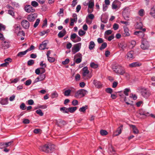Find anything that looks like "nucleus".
I'll return each instance as SVG.
<instances>
[{
  "label": "nucleus",
  "instance_id": "nucleus-27",
  "mask_svg": "<svg viewBox=\"0 0 155 155\" xmlns=\"http://www.w3.org/2000/svg\"><path fill=\"white\" fill-rule=\"evenodd\" d=\"M150 14L152 17L155 18V8L154 7L151 8Z\"/></svg>",
  "mask_w": 155,
  "mask_h": 155
},
{
  "label": "nucleus",
  "instance_id": "nucleus-38",
  "mask_svg": "<svg viewBox=\"0 0 155 155\" xmlns=\"http://www.w3.org/2000/svg\"><path fill=\"white\" fill-rule=\"evenodd\" d=\"M87 106L85 105V106H83L80 108L79 109V111L81 112H85L86 109L87 108Z\"/></svg>",
  "mask_w": 155,
  "mask_h": 155
},
{
  "label": "nucleus",
  "instance_id": "nucleus-52",
  "mask_svg": "<svg viewBox=\"0 0 155 155\" xmlns=\"http://www.w3.org/2000/svg\"><path fill=\"white\" fill-rule=\"evenodd\" d=\"M119 25L116 23H115L113 26V28L114 30H117L119 28Z\"/></svg>",
  "mask_w": 155,
  "mask_h": 155
},
{
  "label": "nucleus",
  "instance_id": "nucleus-50",
  "mask_svg": "<svg viewBox=\"0 0 155 155\" xmlns=\"http://www.w3.org/2000/svg\"><path fill=\"white\" fill-rule=\"evenodd\" d=\"M13 142V141H11L10 142L5 143H4L5 148L10 146Z\"/></svg>",
  "mask_w": 155,
  "mask_h": 155
},
{
  "label": "nucleus",
  "instance_id": "nucleus-58",
  "mask_svg": "<svg viewBox=\"0 0 155 155\" xmlns=\"http://www.w3.org/2000/svg\"><path fill=\"white\" fill-rule=\"evenodd\" d=\"M69 62V59L68 58L66 59L65 61L62 62V64H66L68 63Z\"/></svg>",
  "mask_w": 155,
  "mask_h": 155
},
{
  "label": "nucleus",
  "instance_id": "nucleus-43",
  "mask_svg": "<svg viewBox=\"0 0 155 155\" xmlns=\"http://www.w3.org/2000/svg\"><path fill=\"white\" fill-rule=\"evenodd\" d=\"M38 77L39 78L40 81H42L45 78V75L44 74H41Z\"/></svg>",
  "mask_w": 155,
  "mask_h": 155
},
{
  "label": "nucleus",
  "instance_id": "nucleus-25",
  "mask_svg": "<svg viewBox=\"0 0 155 155\" xmlns=\"http://www.w3.org/2000/svg\"><path fill=\"white\" fill-rule=\"evenodd\" d=\"M60 110L64 113H68V108L65 107H63L60 108Z\"/></svg>",
  "mask_w": 155,
  "mask_h": 155
},
{
  "label": "nucleus",
  "instance_id": "nucleus-9",
  "mask_svg": "<svg viewBox=\"0 0 155 155\" xmlns=\"http://www.w3.org/2000/svg\"><path fill=\"white\" fill-rule=\"evenodd\" d=\"M21 24L23 28L25 29H28L30 25L29 22L26 20H22L21 22Z\"/></svg>",
  "mask_w": 155,
  "mask_h": 155
},
{
  "label": "nucleus",
  "instance_id": "nucleus-13",
  "mask_svg": "<svg viewBox=\"0 0 155 155\" xmlns=\"http://www.w3.org/2000/svg\"><path fill=\"white\" fill-rule=\"evenodd\" d=\"M134 51H131L127 53L126 55V58L129 60L133 59L134 58Z\"/></svg>",
  "mask_w": 155,
  "mask_h": 155
},
{
  "label": "nucleus",
  "instance_id": "nucleus-56",
  "mask_svg": "<svg viewBox=\"0 0 155 155\" xmlns=\"http://www.w3.org/2000/svg\"><path fill=\"white\" fill-rule=\"evenodd\" d=\"M72 104L74 106L77 105L78 104V102L77 100H73L72 102Z\"/></svg>",
  "mask_w": 155,
  "mask_h": 155
},
{
  "label": "nucleus",
  "instance_id": "nucleus-14",
  "mask_svg": "<svg viewBox=\"0 0 155 155\" xmlns=\"http://www.w3.org/2000/svg\"><path fill=\"white\" fill-rule=\"evenodd\" d=\"M124 32L123 34V36L124 37H127L130 35V34L129 32V30L127 26L124 27Z\"/></svg>",
  "mask_w": 155,
  "mask_h": 155
},
{
  "label": "nucleus",
  "instance_id": "nucleus-45",
  "mask_svg": "<svg viewBox=\"0 0 155 155\" xmlns=\"http://www.w3.org/2000/svg\"><path fill=\"white\" fill-rule=\"evenodd\" d=\"M58 96V94L56 92H54L53 93L51 94V97L52 98H56Z\"/></svg>",
  "mask_w": 155,
  "mask_h": 155
},
{
  "label": "nucleus",
  "instance_id": "nucleus-41",
  "mask_svg": "<svg viewBox=\"0 0 155 155\" xmlns=\"http://www.w3.org/2000/svg\"><path fill=\"white\" fill-rule=\"evenodd\" d=\"M100 134L102 136H105L108 134V132L107 131L104 130H101L100 131Z\"/></svg>",
  "mask_w": 155,
  "mask_h": 155
},
{
  "label": "nucleus",
  "instance_id": "nucleus-36",
  "mask_svg": "<svg viewBox=\"0 0 155 155\" xmlns=\"http://www.w3.org/2000/svg\"><path fill=\"white\" fill-rule=\"evenodd\" d=\"M119 47L121 48L123 50H124L127 47V45L123 43H120L118 44Z\"/></svg>",
  "mask_w": 155,
  "mask_h": 155
},
{
  "label": "nucleus",
  "instance_id": "nucleus-37",
  "mask_svg": "<svg viewBox=\"0 0 155 155\" xmlns=\"http://www.w3.org/2000/svg\"><path fill=\"white\" fill-rule=\"evenodd\" d=\"M107 46V43L106 42H104L101 45L99 49L100 50H102L105 48Z\"/></svg>",
  "mask_w": 155,
  "mask_h": 155
},
{
  "label": "nucleus",
  "instance_id": "nucleus-60",
  "mask_svg": "<svg viewBox=\"0 0 155 155\" xmlns=\"http://www.w3.org/2000/svg\"><path fill=\"white\" fill-rule=\"evenodd\" d=\"M30 123V120L28 119H24L23 121V123L24 124H28Z\"/></svg>",
  "mask_w": 155,
  "mask_h": 155
},
{
  "label": "nucleus",
  "instance_id": "nucleus-63",
  "mask_svg": "<svg viewBox=\"0 0 155 155\" xmlns=\"http://www.w3.org/2000/svg\"><path fill=\"white\" fill-rule=\"evenodd\" d=\"M8 14H9L12 16H14L15 13L13 11L11 10H8Z\"/></svg>",
  "mask_w": 155,
  "mask_h": 155
},
{
  "label": "nucleus",
  "instance_id": "nucleus-28",
  "mask_svg": "<svg viewBox=\"0 0 155 155\" xmlns=\"http://www.w3.org/2000/svg\"><path fill=\"white\" fill-rule=\"evenodd\" d=\"M27 52L26 50L20 52L17 54V56L20 57H22L24 55H25Z\"/></svg>",
  "mask_w": 155,
  "mask_h": 155
},
{
  "label": "nucleus",
  "instance_id": "nucleus-42",
  "mask_svg": "<svg viewBox=\"0 0 155 155\" xmlns=\"http://www.w3.org/2000/svg\"><path fill=\"white\" fill-rule=\"evenodd\" d=\"M64 10L62 8L60 9V11L57 13V15L59 16H62L63 15Z\"/></svg>",
  "mask_w": 155,
  "mask_h": 155
},
{
  "label": "nucleus",
  "instance_id": "nucleus-7",
  "mask_svg": "<svg viewBox=\"0 0 155 155\" xmlns=\"http://www.w3.org/2000/svg\"><path fill=\"white\" fill-rule=\"evenodd\" d=\"M82 54L80 53H78L75 55L74 57V60L76 58L75 62L77 64H79L81 62L82 60Z\"/></svg>",
  "mask_w": 155,
  "mask_h": 155
},
{
  "label": "nucleus",
  "instance_id": "nucleus-32",
  "mask_svg": "<svg viewBox=\"0 0 155 155\" xmlns=\"http://www.w3.org/2000/svg\"><path fill=\"white\" fill-rule=\"evenodd\" d=\"M2 47L4 48L5 49L8 48L9 47V45L8 44V43L6 41L2 42Z\"/></svg>",
  "mask_w": 155,
  "mask_h": 155
},
{
  "label": "nucleus",
  "instance_id": "nucleus-3",
  "mask_svg": "<svg viewBox=\"0 0 155 155\" xmlns=\"http://www.w3.org/2000/svg\"><path fill=\"white\" fill-rule=\"evenodd\" d=\"M87 93V91L86 90L84 89H81L77 91L74 96L76 98L79 97L80 96L81 97H83Z\"/></svg>",
  "mask_w": 155,
  "mask_h": 155
},
{
  "label": "nucleus",
  "instance_id": "nucleus-11",
  "mask_svg": "<svg viewBox=\"0 0 155 155\" xmlns=\"http://www.w3.org/2000/svg\"><path fill=\"white\" fill-rule=\"evenodd\" d=\"M36 17L37 16L36 14H30L28 15L27 17V19L30 22H32L35 20Z\"/></svg>",
  "mask_w": 155,
  "mask_h": 155
},
{
  "label": "nucleus",
  "instance_id": "nucleus-44",
  "mask_svg": "<svg viewBox=\"0 0 155 155\" xmlns=\"http://www.w3.org/2000/svg\"><path fill=\"white\" fill-rule=\"evenodd\" d=\"M36 113L39 115L40 116H43L44 114L42 112V110H41L38 109L36 111Z\"/></svg>",
  "mask_w": 155,
  "mask_h": 155
},
{
  "label": "nucleus",
  "instance_id": "nucleus-10",
  "mask_svg": "<svg viewBox=\"0 0 155 155\" xmlns=\"http://www.w3.org/2000/svg\"><path fill=\"white\" fill-rule=\"evenodd\" d=\"M25 9L26 12L28 13L33 12L35 11V8L30 5H26L25 7Z\"/></svg>",
  "mask_w": 155,
  "mask_h": 155
},
{
  "label": "nucleus",
  "instance_id": "nucleus-20",
  "mask_svg": "<svg viewBox=\"0 0 155 155\" xmlns=\"http://www.w3.org/2000/svg\"><path fill=\"white\" fill-rule=\"evenodd\" d=\"M66 32L65 29L60 31L58 34V36L59 38H61L63 37L66 34Z\"/></svg>",
  "mask_w": 155,
  "mask_h": 155
},
{
  "label": "nucleus",
  "instance_id": "nucleus-59",
  "mask_svg": "<svg viewBox=\"0 0 155 155\" xmlns=\"http://www.w3.org/2000/svg\"><path fill=\"white\" fill-rule=\"evenodd\" d=\"M43 61H41L40 63V66L41 67H43L44 68H45L46 67L47 64L46 63H43Z\"/></svg>",
  "mask_w": 155,
  "mask_h": 155
},
{
  "label": "nucleus",
  "instance_id": "nucleus-18",
  "mask_svg": "<svg viewBox=\"0 0 155 155\" xmlns=\"http://www.w3.org/2000/svg\"><path fill=\"white\" fill-rule=\"evenodd\" d=\"M123 127V125H121L117 128L114 134L115 136L118 135L121 133Z\"/></svg>",
  "mask_w": 155,
  "mask_h": 155
},
{
  "label": "nucleus",
  "instance_id": "nucleus-40",
  "mask_svg": "<svg viewBox=\"0 0 155 155\" xmlns=\"http://www.w3.org/2000/svg\"><path fill=\"white\" fill-rule=\"evenodd\" d=\"M34 61L33 60L31 59L28 61L27 62L28 65L30 66L33 65L34 63Z\"/></svg>",
  "mask_w": 155,
  "mask_h": 155
},
{
  "label": "nucleus",
  "instance_id": "nucleus-15",
  "mask_svg": "<svg viewBox=\"0 0 155 155\" xmlns=\"http://www.w3.org/2000/svg\"><path fill=\"white\" fill-rule=\"evenodd\" d=\"M134 35L138 36L140 38H143L144 37V33L141 31H136L134 32Z\"/></svg>",
  "mask_w": 155,
  "mask_h": 155
},
{
  "label": "nucleus",
  "instance_id": "nucleus-2",
  "mask_svg": "<svg viewBox=\"0 0 155 155\" xmlns=\"http://www.w3.org/2000/svg\"><path fill=\"white\" fill-rule=\"evenodd\" d=\"M112 68L113 71L117 74L122 75L125 73L124 68L120 65H114Z\"/></svg>",
  "mask_w": 155,
  "mask_h": 155
},
{
  "label": "nucleus",
  "instance_id": "nucleus-53",
  "mask_svg": "<svg viewBox=\"0 0 155 155\" xmlns=\"http://www.w3.org/2000/svg\"><path fill=\"white\" fill-rule=\"evenodd\" d=\"M130 91V89L128 88H125L124 91V94L128 96V92H129Z\"/></svg>",
  "mask_w": 155,
  "mask_h": 155
},
{
  "label": "nucleus",
  "instance_id": "nucleus-47",
  "mask_svg": "<svg viewBox=\"0 0 155 155\" xmlns=\"http://www.w3.org/2000/svg\"><path fill=\"white\" fill-rule=\"evenodd\" d=\"M31 5L34 7H36L38 6V4L37 2L35 1H33L31 2Z\"/></svg>",
  "mask_w": 155,
  "mask_h": 155
},
{
  "label": "nucleus",
  "instance_id": "nucleus-5",
  "mask_svg": "<svg viewBox=\"0 0 155 155\" xmlns=\"http://www.w3.org/2000/svg\"><path fill=\"white\" fill-rule=\"evenodd\" d=\"M140 47L143 50H145L148 49L149 47V42L143 38L142 40Z\"/></svg>",
  "mask_w": 155,
  "mask_h": 155
},
{
  "label": "nucleus",
  "instance_id": "nucleus-48",
  "mask_svg": "<svg viewBox=\"0 0 155 155\" xmlns=\"http://www.w3.org/2000/svg\"><path fill=\"white\" fill-rule=\"evenodd\" d=\"M47 58L48 61L51 63L55 61V59L53 57H49Z\"/></svg>",
  "mask_w": 155,
  "mask_h": 155
},
{
  "label": "nucleus",
  "instance_id": "nucleus-29",
  "mask_svg": "<svg viewBox=\"0 0 155 155\" xmlns=\"http://www.w3.org/2000/svg\"><path fill=\"white\" fill-rule=\"evenodd\" d=\"M77 108V107H69L68 108V112L73 113L76 111Z\"/></svg>",
  "mask_w": 155,
  "mask_h": 155
},
{
  "label": "nucleus",
  "instance_id": "nucleus-16",
  "mask_svg": "<svg viewBox=\"0 0 155 155\" xmlns=\"http://www.w3.org/2000/svg\"><path fill=\"white\" fill-rule=\"evenodd\" d=\"M138 113L140 115H143L144 117L148 116L149 115V113L144 111L142 109H140L138 111Z\"/></svg>",
  "mask_w": 155,
  "mask_h": 155
},
{
  "label": "nucleus",
  "instance_id": "nucleus-21",
  "mask_svg": "<svg viewBox=\"0 0 155 155\" xmlns=\"http://www.w3.org/2000/svg\"><path fill=\"white\" fill-rule=\"evenodd\" d=\"M141 65V64L138 62H136L132 63L129 64V66L130 67H139Z\"/></svg>",
  "mask_w": 155,
  "mask_h": 155
},
{
  "label": "nucleus",
  "instance_id": "nucleus-54",
  "mask_svg": "<svg viewBox=\"0 0 155 155\" xmlns=\"http://www.w3.org/2000/svg\"><path fill=\"white\" fill-rule=\"evenodd\" d=\"M25 104L24 103H22L20 106V108L22 110H24L25 109Z\"/></svg>",
  "mask_w": 155,
  "mask_h": 155
},
{
  "label": "nucleus",
  "instance_id": "nucleus-6",
  "mask_svg": "<svg viewBox=\"0 0 155 155\" xmlns=\"http://www.w3.org/2000/svg\"><path fill=\"white\" fill-rule=\"evenodd\" d=\"M81 43H80L74 45L72 48V52L73 54H75L80 50L81 48Z\"/></svg>",
  "mask_w": 155,
  "mask_h": 155
},
{
  "label": "nucleus",
  "instance_id": "nucleus-24",
  "mask_svg": "<svg viewBox=\"0 0 155 155\" xmlns=\"http://www.w3.org/2000/svg\"><path fill=\"white\" fill-rule=\"evenodd\" d=\"M88 8L90 9H93L94 6V1L93 0H91L88 3Z\"/></svg>",
  "mask_w": 155,
  "mask_h": 155
},
{
  "label": "nucleus",
  "instance_id": "nucleus-1",
  "mask_svg": "<svg viewBox=\"0 0 155 155\" xmlns=\"http://www.w3.org/2000/svg\"><path fill=\"white\" fill-rule=\"evenodd\" d=\"M39 149L41 151L46 153H51L54 150V145L50 143H47L40 146Z\"/></svg>",
  "mask_w": 155,
  "mask_h": 155
},
{
  "label": "nucleus",
  "instance_id": "nucleus-23",
  "mask_svg": "<svg viewBox=\"0 0 155 155\" xmlns=\"http://www.w3.org/2000/svg\"><path fill=\"white\" fill-rule=\"evenodd\" d=\"M130 127L132 128L134 133L137 134L139 133V130L135 125H130Z\"/></svg>",
  "mask_w": 155,
  "mask_h": 155
},
{
  "label": "nucleus",
  "instance_id": "nucleus-61",
  "mask_svg": "<svg viewBox=\"0 0 155 155\" xmlns=\"http://www.w3.org/2000/svg\"><path fill=\"white\" fill-rule=\"evenodd\" d=\"M112 32V31L110 30H107L105 31V34L107 35H109L111 34Z\"/></svg>",
  "mask_w": 155,
  "mask_h": 155
},
{
  "label": "nucleus",
  "instance_id": "nucleus-12",
  "mask_svg": "<svg viewBox=\"0 0 155 155\" xmlns=\"http://www.w3.org/2000/svg\"><path fill=\"white\" fill-rule=\"evenodd\" d=\"M141 94L144 97L147 98L150 95V93L146 89H145L143 91H142Z\"/></svg>",
  "mask_w": 155,
  "mask_h": 155
},
{
  "label": "nucleus",
  "instance_id": "nucleus-4",
  "mask_svg": "<svg viewBox=\"0 0 155 155\" xmlns=\"http://www.w3.org/2000/svg\"><path fill=\"white\" fill-rule=\"evenodd\" d=\"M130 13V10L128 7L125 8L123 11L122 15L125 20H129V14Z\"/></svg>",
  "mask_w": 155,
  "mask_h": 155
},
{
  "label": "nucleus",
  "instance_id": "nucleus-62",
  "mask_svg": "<svg viewBox=\"0 0 155 155\" xmlns=\"http://www.w3.org/2000/svg\"><path fill=\"white\" fill-rule=\"evenodd\" d=\"M77 35L75 33H73L71 35V39L72 40V39H74L76 38L77 37Z\"/></svg>",
  "mask_w": 155,
  "mask_h": 155
},
{
  "label": "nucleus",
  "instance_id": "nucleus-39",
  "mask_svg": "<svg viewBox=\"0 0 155 155\" xmlns=\"http://www.w3.org/2000/svg\"><path fill=\"white\" fill-rule=\"evenodd\" d=\"M78 35L80 36H82L84 35L86 33V32L82 29H80L78 31Z\"/></svg>",
  "mask_w": 155,
  "mask_h": 155
},
{
  "label": "nucleus",
  "instance_id": "nucleus-33",
  "mask_svg": "<svg viewBox=\"0 0 155 155\" xmlns=\"http://www.w3.org/2000/svg\"><path fill=\"white\" fill-rule=\"evenodd\" d=\"M110 155H117V154L115 153V150L113 147H111V148L110 149Z\"/></svg>",
  "mask_w": 155,
  "mask_h": 155
},
{
  "label": "nucleus",
  "instance_id": "nucleus-26",
  "mask_svg": "<svg viewBox=\"0 0 155 155\" xmlns=\"http://www.w3.org/2000/svg\"><path fill=\"white\" fill-rule=\"evenodd\" d=\"M0 103L3 105L7 104L8 103V99L6 98L0 101Z\"/></svg>",
  "mask_w": 155,
  "mask_h": 155
},
{
  "label": "nucleus",
  "instance_id": "nucleus-31",
  "mask_svg": "<svg viewBox=\"0 0 155 155\" xmlns=\"http://www.w3.org/2000/svg\"><path fill=\"white\" fill-rule=\"evenodd\" d=\"M136 28L138 29H141L142 28L143 25L141 22H137L136 24Z\"/></svg>",
  "mask_w": 155,
  "mask_h": 155
},
{
  "label": "nucleus",
  "instance_id": "nucleus-34",
  "mask_svg": "<svg viewBox=\"0 0 155 155\" xmlns=\"http://www.w3.org/2000/svg\"><path fill=\"white\" fill-rule=\"evenodd\" d=\"M90 67L93 68H97L98 67V65L96 64H95L94 62H92L90 63Z\"/></svg>",
  "mask_w": 155,
  "mask_h": 155
},
{
  "label": "nucleus",
  "instance_id": "nucleus-55",
  "mask_svg": "<svg viewBox=\"0 0 155 155\" xmlns=\"http://www.w3.org/2000/svg\"><path fill=\"white\" fill-rule=\"evenodd\" d=\"M31 79H28L25 81V84L26 86H28L30 85L31 84Z\"/></svg>",
  "mask_w": 155,
  "mask_h": 155
},
{
  "label": "nucleus",
  "instance_id": "nucleus-64",
  "mask_svg": "<svg viewBox=\"0 0 155 155\" xmlns=\"http://www.w3.org/2000/svg\"><path fill=\"white\" fill-rule=\"evenodd\" d=\"M88 18L91 20H93L94 18V15L91 14H90L88 15Z\"/></svg>",
  "mask_w": 155,
  "mask_h": 155
},
{
  "label": "nucleus",
  "instance_id": "nucleus-30",
  "mask_svg": "<svg viewBox=\"0 0 155 155\" xmlns=\"http://www.w3.org/2000/svg\"><path fill=\"white\" fill-rule=\"evenodd\" d=\"M95 46L94 43L93 41H91L89 43V48L90 50H92L94 48Z\"/></svg>",
  "mask_w": 155,
  "mask_h": 155
},
{
  "label": "nucleus",
  "instance_id": "nucleus-51",
  "mask_svg": "<svg viewBox=\"0 0 155 155\" xmlns=\"http://www.w3.org/2000/svg\"><path fill=\"white\" fill-rule=\"evenodd\" d=\"M105 91L107 93H110L111 94L113 91V90L112 89L110 88H107L105 89Z\"/></svg>",
  "mask_w": 155,
  "mask_h": 155
},
{
  "label": "nucleus",
  "instance_id": "nucleus-19",
  "mask_svg": "<svg viewBox=\"0 0 155 155\" xmlns=\"http://www.w3.org/2000/svg\"><path fill=\"white\" fill-rule=\"evenodd\" d=\"M93 84L98 88H100L102 87V84L99 81L94 80L93 81Z\"/></svg>",
  "mask_w": 155,
  "mask_h": 155
},
{
  "label": "nucleus",
  "instance_id": "nucleus-8",
  "mask_svg": "<svg viewBox=\"0 0 155 155\" xmlns=\"http://www.w3.org/2000/svg\"><path fill=\"white\" fill-rule=\"evenodd\" d=\"M120 2L119 1L115 0L112 3V8L113 9H115L117 8L118 9L120 6Z\"/></svg>",
  "mask_w": 155,
  "mask_h": 155
},
{
  "label": "nucleus",
  "instance_id": "nucleus-46",
  "mask_svg": "<svg viewBox=\"0 0 155 155\" xmlns=\"http://www.w3.org/2000/svg\"><path fill=\"white\" fill-rule=\"evenodd\" d=\"M50 32V30L49 29H47L46 31H43L40 33V35L41 36H43L45 34L48 33Z\"/></svg>",
  "mask_w": 155,
  "mask_h": 155
},
{
  "label": "nucleus",
  "instance_id": "nucleus-35",
  "mask_svg": "<svg viewBox=\"0 0 155 155\" xmlns=\"http://www.w3.org/2000/svg\"><path fill=\"white\" fill-rule=\"evenodd\" d=\"M71 92V90L70 89H68L66 90L64 92V95L65 96H68L70 95Z\"/></svg>",
  "mask_w": 155,
  "mask_h": 155
},
{
  "label": "nucleus",
  "instance_id": "nucleus-49",
  "mask_svg": "<svg viewBox=\"0 0 155 155\" xmlns=\"http://www.w3.org/2000/svg\"><path fill=\"white\" fill-rule=\"evenodd\" d=\"M40 21V20L38 18L36 19V21L34 25V28H36L38 26L39 23Z\"/></svg>",
  "mask_w": 155,
  "mask_h": 155
},
{
  "label": "nucleus",
  "instance_id": "nucleus-22",
  "mask_svg": "<svg viewBox=\"0 0 155 155\" xmlns=\"http://www.w3.org/2000/svg\"><path fill=\"white\" fill-rule=\"evenodd\" d=\"M46 45L47 43L45 42V41H44L39 45V49L41 50H44L45 49Z\"/></svg>",
  "mask_w": 155,
  "mask_h": 155
},
{
  "label": "nucleus",
  "instance_id": "nucleus-17",
  "mask_svg": "<svg viewBox=\"0 0 155 155\" xmlns=\"http://www.w3.org/2000/svg\"><path fill=\"white\" fill-rule=\"evenodd\" d=\"M82 75L83 77L86 76L89 73L88 68L87 67H84L82 69Z\"/></svg>",
  "mask_w": 155,
  "mask_h": 155
},
{
  "label": "nucleus",
  "instance_id": "nucleus-57",
  "mask_svg": "<svg viewBox=\"0 0 155 155\" xmlns=\"http://www.w3.org/2000/svg\"><path fill=\"white\" fill-rule=\"evenodd\" d=\"M144 10L143 9H141L139 11V14L141 16H143L144 15Z\"/></svg>",
  "mask_w": 155,
  "mask_h": 155
}]
</instances>
